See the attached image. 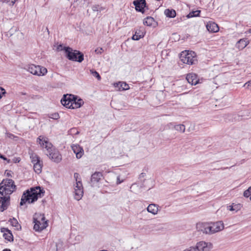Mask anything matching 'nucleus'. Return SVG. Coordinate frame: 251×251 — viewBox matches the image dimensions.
<instances>
[{
  "instance_id": "obj_1",
  "label": "nucleus",
  "mask_w": 251,
  "mask_h": 251,
  "mask_svg": "<svg viewBox=\"0 0 251 251\" xmlns=\"http://www.w3.org/2000/svg\"><path fill=\"white\" fill-rule=\"evenodd\" d=\"M16 189L14 181L11 179H4L0 183V194L4 196L3 210H6L9 204L10 195Z\"/></svg>"
},
{
  "instance_id": "obj_2",
  "label": "nucleus",
  "mask_w": 251,
  "mask_h": 251,
  "mask_svg": "<svg viewBox=\"0 0 251 251\" xmlns=\"http://www.w3.org/2000/svg\"><path fill=\"white\" fill-rule=\"evenodd\" d=\"M37 142L39 143L42 148L46 149L49 152L48 156L53 162L59 163L61 161V155L58 150L52 149V145L48 141V139L47 137L39 136L37 139Z\"/></svg>"
},
{
  "instance_id": "obj_3",
  "label": "nucleus",
  "mask_w": 251,
  "mask_h": 251,
  "mask_svg": "<svg viewBox=\"0 0 251 251\" xmlns=\"http://www.w3.org/2000/svg\"><path fill=\"white\" fill-rule=\"evenodd\" d=\"M44 191L40 186L32 187L24 192L22 196L20 205H23L26 202L32 203L36 201L39 198L44 196Z\"/></svg>"
},
{
  "instance_id": "obj_4",
  "label": "nucleus",
  "mask_w": 251,
  "mask_h": 251,
  "mask_svg": "<svg viewBox=\"0 0 251 251\" xmlns=\"http://www.w3.org/2000/svg\"><path fill=\"white\" fill-rule=\"evenodd\" d=\"M65 51L67 58L71 61L81 62L84 59L83 54L78 50H74L70 47H65L64 48Z\"/></svg>"
},
{
  "instance_id": "obj_5",
  "label": "nucleus",
  "mask_w": 251,
  "mask_h": 251,
  "mask_svg": "<svg viewBox=\"0 0 251 251\" xmlns=\"http://www.w3.org/2000/svg\"><path fill=\"white\" fill-rule=\"evenodd\" d=\"M180 59L183 63L189 65L195 64L197 62L196 54L193 51H182L180 54Z\"/></svg>"
},
{
  "instance_id": "obj_6",
  "label": "nucleus",
  "mask_w": 251,
  "mask_h": 251,
  "mask_svg": "<svg viewBox=\"0 0 251 251\" xmlns=\"http://www.w3.org/2000/svg\"><path fill=\"white\" fill-rule=\"evenodd\" d=\"M27 70L32 75L37 76H44L48 72L47 69L45 67L34 64L29 65Z\"/></svg>"
},
{
  "instance_id": "obj_7",
  "label": "nucleus",
  "mask_w": 251,
  "mask_h": 251,
  "mask_svg": "<svg viewBox=\"0 0 251 251\" xmlns=\"http://www.w3.org/2000/svg\"><path fill=\"white\" fill-rule=\"evenodd\" d=\"M39 220L34 218V229L36 231H41L48 226V223L45 221V217L44 215L40 214Z\"/></svg>"
},
{
  "instance_id": "obj_8",
  "label": "nucleus",
  "mask_w": 251,
  "mask_h": 251,
  "mask_svg": "<svg viewBox=\"0 0 251 251\" xmlns=\"http://www.w3.org/2000/svg\"><path fill=\"white\" fill-rule=\"evenodd\" d=\"M211 234L220 232L223 231L225 228V225L222 221H218L214 222H210Z\"/></svg>"
},
{
  "instance_id": "obj_9",
  "label": "nucleus",
  "mask_w": 251,
  "mask_h": 251,
  "mask_svg": "<svg viewBox=\"0 0 251 251\" xmlns=\"http://www.w3.org/2000/svg\"><path fill=\"white\" fill-rule=\"evenodd\" d=\"M75 199L77 200H80L83 195V188L81 180H78L74 185Z\"/></svg>"
},
{
  "instance_id": "obj_10",
  "label": "nucleus",
  "mask_w": 251,
  "mask_h": 251,
  "mask_svg": "<svg viewBox=\"0 0 251 251\" xmlns=\"http://www.w3.org/2000/svg\"><path fill=\"white\" fill-rule=\"evenodd\" d=\"M133 3L136 10L141 12L143 14L146 13V10L149 9L146 0H135Z\"/></svg>"
},
{
  "instance_id": "obj_11",
  "label": "nucleus",
  "mask_w": 251,
  "mask_h": 251,
  "mask_svg": "<svg viewBox=\"0 0 251 251\" xmlns=\"http://www.w3.org/2000/svg\"><path fill=\"white\" fill-rule=\"evenodd\" d=\"M197 251H210L213 248L210 242L201 241L198 242L195 246Z\"/></svg>"
},
{
  "instance_id": "obj_12",
  "label": "nucleus",
  "mask_w": 251,
  "mask_h": 251,
  "mask_svg": "<svg viewBox=\"0 0 251 251\" xmlns=\"http://www.w3.org/2000/svg\"><path fill=\"white\" fill-rule=\"evenodd\" d=\"M210 226V222L199 223L197 224V229L204 234L211 235Z\"/></svg>"
},
{
  "instance_id": "obj_13",
  "label": "nucleus",
  "mask_w": 251,
  "mask_h": 251,
  "mask_svg": "<svg viewBox=\"0 0 251 251\" xmlns=\"http://www.w3.org/2000/svg\"><path fill=\"white\" fill-rule=\"evenodd\" d=\"M102 174L100 172H96L91 176L90 184L92 187L98 186L99 181L101 179Z\"/></svg>"
},
{
  "instance_id": "obj_14",
  "label": "nucleus",
  "mask_w": 251,
  "mask_h": 251,
  "mask_svg": "<svg viewBox=\"0 0 251 251\" xmlns=\"http://www.w3.org/2000/svg\"><path fill=\"white\" fill-rule=\"evenodd\" d=\"M72 99H74V95H64L63 98L61 100V102L62 104L66 108H71V106H72V104L71 103L72 102Z\"/></svg>"
},
{
  "instance_id": "obj_15",
  "label": "nucleus",
  "mask_w": 251,
  "mask_h": 251,
  "mask_svg": "<svg viewBox=\"0 0 251 251\" xmlns=\"http://www.w3.org/2000/svg\"><path fill=\"white\" fill-rule=\"evenodd\" d=\"M72 149L76 155L77 159L80 158L84 154L83 148L77 144H73L71 146Z\"/></svg>"
},
{
  "instance_id": "obj_16",
  "label": "nucleus",
  "mask_w": 251,
  "mask_h": 251,
  "mask_svg": "<svg viewBox=\"0 0 251 251\" xmlns=\"http://www.w3.org/2000/svg\"><path fill=\"white\" fill-rule=\"evenodd\" d=\"M186 79L188 83L191 85H196L199 81L197 75L194 73L188 74L186 76Z\"/></svg>"
},
{
  "instance_id": "obj_17",
  "label": "nucleus",
  "mask_w": 251,
  "mask_h": 251,
  "mask_svg": "<svg viewBox=\"0 0 251 251\" xmlns=\"http://www.w3.org/2000/svg\"><path fill=\"white\" fill-rule=\"evenodd\" d=\"M0 231L3 233V236L8 241H12L13 240V236L10 230L5 227H1Z\"/></svg>"
},
{
  "instance_id": "obj_18",
  "label": "nucleus",
  "mask_w": 251,
  "mask_h": 251,
  "mask_svg": "<svg viewBox=\"0 0 251 251\" xmlns=\"http://www.w3.org/2000/svg\"><path fill=\"white\" fill-rule=\"evenodd\" d=\"M143 24L149 26L155 27L157 25L158 23L153 17H146L144 19Z\"/></svg>"
},
{
  "instance_id": "obj_19",
  "label": "nucleus",
  "mask_w": 251,
  "mask_h": 251,
  "mask_svg": "<svg viewBox=\"0 0 251 251\" xmlns=\"http://www.w3.org/2000/svg\"><path fill=\"white\" fill-rule=\"evenodd\" d=\"M250 43V41L247 39H241L236 44V47L239 50L244 49Z\"/></svg>"
},
{
  "instance_id": "obj_20",
  "label": "nucleus",
  "mask_w": 251,
  "mask_h": 251,
  "mask_svg": "<svg viewBox=\"0 0 251 251\" xmlns=\"http://www.w3.org/2000/svg\"><path fill=\"white\" fill-rule=\"evenodd\" d=\"M145 33L144 28L140 27L139 29L135 31V34L132 37V39L134 40H139L140 39L144 37Z\"/></svg>"
},
{
  "instance_id": "obj_21",
  "label": "nucleus",
  "mask_w": 251,
  "mask_h": 251,
  "mask_svg": "<svg viewBox=\"0 0 251 251\" xmlns=\"http://www.w3.org/2000/svg\"><path fill=\"white\" fill-rule=\"evenodd\" d=\"M206 28L210 32H217L219 30V28L217 24L214 22H211L207 23Z\"/></svg>"
},
{
  "instance_id": "obj_22",
  "label": "nucleus",
  "mask_w": 251,
  "mask_h": 251,
  "mask_svg": "<svg viewBox=\"0 0 251 251\" xmlns=\"http://www.w3.org/2000/svg\"><path fill=\"white\" fill-rule=\"evenodd\" d=\"M158 205L154 203L150 204L147 210L148 212L154 215H155L157 214L158 211Z\"/></svg>"
},
{
  "instance_id": "obj_23",
  "label": "nucleus",
  "mask_w": 251,
  "mask_h": 251,
  "mask_svg": "<svg viewBox=\"0 0 251 251\" xmlns=\"http://www.w3.org/2000/svg\"><path fill=\"white\" fill-rule=\"evenodd\" d=\"M30 158L31 160V163L34 165L35 164L38 163L42 160L40 159V157L34 153L33 152H29Z\"/></svg>"
},
{
  "instance_id": "obj_24",
  "label": "nucleus",
  "mask_w": 251,
  "mask_h": 251,
  "mask_svg": "<svg viewBox=\"0 0 251 251\" xmlns=\"http://www.w3.org/2000/svg\"><path fill=\"white\" fill-rule=\"evenodd\" d=\"M8 221L12 226L15 227V229L17 230L21 229V226L19 224L16 218H13L12 219H10Z\"/></svg>"
},
{
  "instance_id": "obj_25",
  "label": "nucleus",
  "mask_w": 251,
  "mask_h": 251,
  "mask_svg": "<svg viewBox=\"0 0 251 251\" xmlns=\"http://www.w3.org/2000/svg\"><path fill=\"white\" fill-rule=\"evenodd\" d=\"M43 167V161H41L38 163L33 165V169L35 172L38 174L41 173Z\"/></svg>"
},
{
  "instance_id": "obj_26",
  "label": "nucleus",
  "mask_w": 251,
  "mask_h": 251,
  "mask_svg": "<svg viewBox=\"0 0 251 251\" xmlns=\"http://www.w3.org/2000/svg\"><path fill=\"white\" fill-rule=\"evenodd\" d=\"M105 8L104 7H102L100 6L99 5H95L93 6L92 7V10L94 12H97L95 14L99 15V14H102L103 13H101L102 11H104Z\"/></svg>"
},
{
  "instance_id": "obj_27",
  "label": "nucleus",
  "mask_w": 251,
  "mask_h": 251,
  "mask_svg": "<svg viewBox=\"0 0 251 251\" xmlns=\"http://www.w3.org/2000/svg\"><path fill=\"white\" fill-rule=\"evenodd\" d=\"M116 84L120 91L126 90L129 89L128 85L125 82H119V83H116Z\"/></svg>"
},
{
  "instance_id": "obj_28",
  "label": "nucleus",
  "mask_w": 251,
  "mask_h": 251,
  "mask_svg": "<svg viewBox=\"0 0 251 251\" xmlns=\"http://www.w3.org/2000/svg\"><path fill=\"white\" fill-rule=\"evenodd\" d=\"M84 103V101L82 99L79 98L78 99L76 96L75 103L74 104V108H78L80 107Z\"/></svg>"
},
{
  "instance_id": "obj_29",
  "label": "nucleus",
  "mask_w": 251,
  "mask_h": 251,
  "mask_svg": "<svg viewBox=\"0 0 251 251\" xmlns=\"http://www.w3.org/2000/svg\"><path fill=\"white\" fill-rule=\"evenodd\" d=\"M164 13L165 16H176V12L173 9H166Z\"/></svg>"
},
{
  "instance_id": "obj_30",
  "label": "nucleus",
  "mask_w": 251,
  "mask_h": 251,
  "mask_svg": "<svg viewBox=\"0 0 251 251\" xmlns=\"http://www.w3.org/2000/svg\"><path fill=\"white\" fill-rule=\"evenodd\" d=\"M239 207L238 205L233 204L231 205L227 206V209L231 211H235L236 212L239 210Z\"/></svg>"
},
{
  "instance_id": "obj_31",
  "label": "nucleus",
  "mask_w": 251,
  "mask_h": 251,
  "mask_svg": "<svg viewBox=\"0 0 251 251\" xmlns=\"http://www.w3.org/2000/svg\"><path fill=\"white\" fill-rule=\"evenodd\" d=\"M175 128L176 130L181 132H184L185 130V127L184 125H177L175 126Z\"/></svg>"
},
{
  "instance_id": "obj_32",
  "label": "nucleus",
  "mask_w": 251,
  "mask_h": 251,
  "mask_svg": "<svg viewBox=\"0 0 251 251\" xmlns=\"http://www.w3.org/2000/svg\"><path fill=\"white\" fill-rule=\"evenodd\" d=\"M243 195L246 198L250 197V200L251 201V186L244 191Z\"/></svg>"
},
{
  "instance_id": "obj_33",
  "label": "nucleus",
  "mask_w": 251,
  "mask_h": 251,
  "mask_svg": "<svg viewBox=\"0 0 251 251\" xmlns=\"http://www.w3.org/2000/svg\"><path fill=\"white\" fill-rule=\"evenodd\" d=\"M90 73L94 77H96L98 80H100L101 77L97 71L91 70Z\"/></svg>"
},
{
  "instance_id": "obj_34",
  "label": "nucleus",
  "mask_w": 251,
  "mask_h": 251,
  "mask_svg": "<svg viewBox=\"0 0 251 251\" xmlns=\"http://www.w3.org/2000/svg\"><path fill=\"white\" fill-rule=\"evenodd\" d=\"M201 13L200 10H196V11H192V12H190V13L186 16H200V14Z\"/></svg>"
},
{
  "instance_id": "obj_35",
  "label": "nucleus",
  "mask_w": 251,
  "mask_h": 251,
  "mask_svg": "<svg viewBox=\"0 0 251 251\" xmlns=\"http://www.w3.org/2000/svg\"><path fill=\"white\" fill-rule=\"evenodd\" d=\"M49 118L52 119L57 120L59 118V116L58 113H55L50 114L49 116Z\"/></svg>"
},
{
  "instance_id": "obj_36",
  "label": "nucleus",
  "mask_w": 251,
  "mask_h": 251,
  "mask_svg": "<svg viewBox=\"0 0 251 251\" xmlns=\"http://www.w3.org/2000/svg\"><path fill=\"white\" fill-rule=\"evenodd\" d=\"M5 2L10 6H12L15 3L16 0H5Z\"/></svg>"
},
{
  "instance_id": "obj_37",
  "label": "nucleus",
  "mask_w": 251,
  "mask_h": 251,
  "mask_svg": "<svg viewBox=\"0 0 251 251\" xmlns=\"http://www.w3.org/2000/svg\"><path fill=\"white\" fill-rule=\"evenodd\" d=\"M103 51V50L102 48H98L95 50L96 53L98 54H100Z\"/></svg>"
},
{
  "instance_id": "obj_38",
  "label": "nucleus",
  "mask_w": 251,
  "mask_h": 251,
  "mask_svg": "<svg viewBox=\"0 0 251 251\" xmlns=\"http://www.w3.org/2000/svg\"><path fill=\"white\" fill-rule=\"evenodd\" d=\"M244 86L246 87L247 89L251 90V80L246 82L244 84Z\"/></svg>"
},
{
  "instance_id": "obj_39",
  "label": "nucleus",
  "mask_w": 251,
  "mask_h": 251,
  "mask_svg": "<svg viewBox=\"0 0 251 251\" xmlns=\"http://www.w3.org/2000/svg\"><path fill=\"white\" fill-rule=\"evenodd\" d=\"M3 201H4V196L0 197V211L1 212H3V211L5 210H3V209L2 208V203H3Z\"/></svg>"
},
{
  "instance_id": "obj_40",
  "label": "nucleus",
  "mask_w": 251,
  "mask_h": 251,
  "mask_svg": "<svg viewBox=\"0 0 251 251\" xmlns=\"http://www.w3.org/2000/svg\"><path fill=\"white\" fill-rule=\"evenodd\" d=\"M74 177L75 179L76 182L78 181V180H81V178H79V175L77 173H74Z\"/></svg>"
},
{
  "instance_id": "obj_41",
  "label": "nucleus",
  "mask_w": 251,
  "mask_h": 251,
  "mask_svg": "<svg viewBox=\"0 0 251 251\" xmlns=\"http://www.w3.org/2000/svg\"><path fill=\"white\" fill-rule=\"evenodd\" d=\"M5 93V90L0 87V99H1L2 96Z\"/></svg>"
},
{
  "instance_id": "obj_42",
  "label": "nucleus",
  "mask_w": 251,
  "mask_h": 251,
  "mask_svg": "<svg viewBox=\"0 0 251 251\" xmlns=\"http://www.w3.org/2000/svg\"><path fill=\"white\" fill-rule=\"evenodd\" d=\"M72 99V102L71 103L72 104V106H71V108L75 109L74 107V104L75 103L76 96L74 95V99Z\"/></svg>"
},
{
  "instance_id": "obj_43",
  "label": "nucleus",
  "mask_w": 251,
  "mask_h": 251,
  "mask_svg": "<svg viewBox=\"0 0 251 251\" xmlns=\"http://www.w3.org/2000/svg\"><path fill=\"white\" fill-rule=\"evenodd\" d=\"M187 251H197L195 246L190 247L186 249Z\"/></svg>"
},
{
  "instance_id": "obj_44",
  "label": "nucleus",
  "mask_w": 251,
  "mask_h": 251,
  "mask_svg": "<svg viewBox=\"0 0 251 251\" xmlns=\"http://www.w3.org/2000/svg\"><path fill=\"white\" fill-rule=\"evenodd\" d=\"M0 158L3 159L4 160H7L8 162H9V160H8L5 157L0 153Z\"/></svg>"
},
{
  "instance_id": "obj_45",
  "label": "nucleus",
  "mask_w": 251,
  "mask_h": 251,
  "mask_svg": "<svg viewBox=\"0 0 251 251\" xmlns=\"http://www.w3.org/2000/svg\"><path fill=\"white\" fill-rule=\"evenodd\" d=\"M59 245H60V246H62V243H61L60 244L58 243V244H56V251H58V250H60V247H59Z\"/></svg>"
},
{
  "instance_id": "obj_46",
  "label": "nucleus",
  "mask_w": 251,
  "mask_h": 251,
  "mask_svg": "<svg viewBox=\"0 0 251 251\" xmlns=\"http://www.w3.org/2000/svg\"><path fill=\"white\" fill-rule=\"evenodd\" d=\"M245 33H251V28L249 29L247 31L245 32Z\"/></svg>"
},
{
  "instance_id": "obj_47",
  "label": "nucleus",
  "mask_w": 251,
  "mask_h": 251,
  "mask_svg": "<svg viewBox=\"0 0 251 251\" xmlns=\"http://www.w3.org/2000/svg\"><path fill=\"white\" fill-rule=\"evenodd\" d=\"M122 182V181H120V179H119V177H117V183H118V184H120V183H121Z\"/></svg>"
},
{
  "instance_id": "obj_48",
  "label": "nucleus",
  "mask_w": 251,
  "mask_h": 251,
  "mask_svg": "<svg viewBox=\"0 0 251 251\" xmlns=\"http://www.w3.org/2000/svg\"><path fill=\"white\" fill-rule=\"evenodd\" d=\"M2 251H11V250L10 249H4Z\"/></svg>"
},
{
  "instance_id": "obj_49",
  "label": "nucleus",
  "mask_w": 251,
  "mask_h": 251,
  "mask_svg": "<svg viewBox=\"0 0 251 251\" xmlns=\"http://www.w3.org/2000/svg\"><path fill=\"white\" fill-rule=\"evenodd\" d=\"M7 176H10L11 174L9 173H7Z\"/></svg>"
},
{
  "instance_id": "obj_50",
  "label": "nucleus",
  "mask_w": 251,
  "mask_h": 251,
  "mask_svg": "<svg viewBox=\"0 0 251 251\" xmlns=\"http://www.w3.org/2000/svg\"><path fill=\"white\" fill-rule=\"evenodd\" d=\"M60 47H62V46H61V45H59V46L58 47L57 49H58V50H59V48H60Z\"/></svg>"
},
{
  "instance_id": "obj_51",
  "label": "nucleus",
  "mask_w": 251,
  "mask_h": 251,
  "mask_svg": "<svg viewBox=\"0 0 251 251\" xmlns=\"http://www.w3.org/2000/svg\"><path fill=\"white\" fill-rule=\"evenodd\" d=\"M75 130H76V129H75V128H74V129H72L71 130V131H72Z\"/></svg>"
},
{
  "instance_id": "obj_52",
  "label": "nucleus",
  "mask_w": 251,
  "mask_h": 251,
  "mask_svg": "<svg viewBox=\"0 0 251 251\" xmlns=\"http://www.w3.org/2000/svg\"><path fill=\"white\" fill-rule=\"evenodd\" d=\"M78 131H77L76 132V134H78Z\"/></svg>"
},
{
  "instance_id": "obj_53",
  "label": "nucleus",
  "mask_w": 251,
  "mask_h": 251,
  "mask_svg": "<svg viewBox=\"0 0 251 251\" xmlns=\"http://www.w3.org/2000/svg\"><path fill=\"white\" fill-rule=\"evenodd\" d=\"M170 18H174L175 17L174 16H172V17H170Z\"/></svg>"
},
{
  "instance_id": "obj_54",
  "label": "nucleus",
  "mask_w": 251,
  "mask_h": 251,
  "mask_svg": "<svg viewBox=\"0 0 251 251\" xmlns=\"http://www.w3.org/2000/svg\"><path fill=\"white\" fill-rule=\"evenodd\" d=\"M188 17V18H191V17H190V16H189V17Z\"/></svg>"
}]
</instances>
